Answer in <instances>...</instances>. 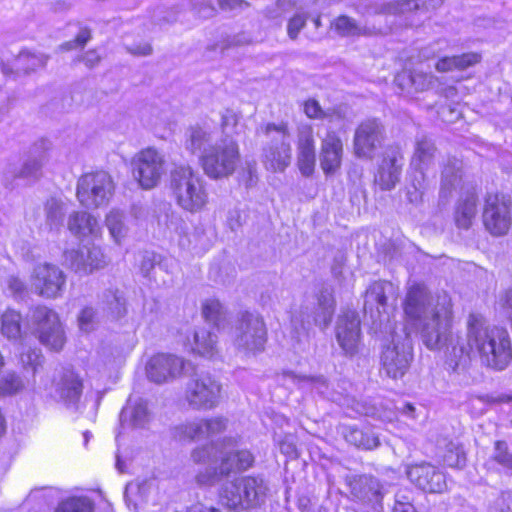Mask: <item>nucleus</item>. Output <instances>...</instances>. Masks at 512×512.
Here are the masks:
<instances>
[{
    "instance_id": "1",
    "label": "nucleus",
    "mask_w": 512,
    "mask_h": 512,
    "mask_svg": "<svg viewBox=\"0 0 512 512\" xmlns=\"http://www.w3.org/2000/svg\"><path fill=\"white\" fill-rule=\"evenodd\" d=\"M476 352L481 363L495 371L505 370L512 361V343L509 332L490 325L481 314L470 313L465 334L450 335L445 347V364L457 374H465Z\"/></svg>"
},
{
    "instance_id": "2",
    "label": "nucleus",
    "mask_w": 512,
    "mask_h": 512,
    "mask_svg": "<svg viewBox=\"0 0 512 512\" xmlns=\"http://www.w3.org/2000/svg\"><path fill=\"white\" fill-rule=\"evenodd\" d=\"M404 313L420 330L422 342L428 349L446 347L453 334V312L446 296L435 299L424 285H413L405 297Z\"/></svg>"
},
{
    "instance_id": "3",
    "label": "nucleus",
    "mask_w": 512,
    "mask_h": 512,
    "mask_svg": "<svg viewBox=\"0 0 512 512\" xmlns=\"http://www.w3.org/2000/svg\"><path fill=\"white\" fill-rule=\"evenodd\" d=\"M169 188L177 205L185 211L200 212L208 202L203 178L189 165H179L171 170Z\"/></svg>"
},
{
    "instance_id": "4",
    "label": "nucleus",
    "mask_w": 512,
    "mask_h": 512,
    "mask_svg": "<svg viewBox=\"0 0 512 512\" xmlns=\"http://www.w3.org/2000/svg\"><path fill=\"white\" fill-rule=\"evenodd\" d=\"M268 332L262 315L252 311H240L232 327L234 348L245 355H256L265 349Z\"/></svg>"
},
{
    "instance_id": "5",
    "label": "nucleus",
    "mask_w": 512,
    "mask_h": 512,
    "mask_svg": "<svg viewBox=\"0 0 512 512\" xmlns=\"http://www.w3.org/2000/svg\"><path fill=\"white\" fill-rule=\"evenodd\" d=\"M241 160L240 147L232 137L223 136L215 141L204 155L199 157V165L204 174L212 180L232 176Z\"/></svg>"
},
{
    "instance_id": "6",
    "label": "nucleus",
    "mask_w": 512,
    "mask_h": 512,
    "mask_svg": "<svg viewBox=\"0 0 512 512\" xmlns=\"http://www.w3.org/2000/svg\"><path fill=\"white\" fill-rule=\"evenodd\" d=\"M185 376L189 379L185 384L184 399L192 410L207 411L219 405L222 385L215 377L193 363Z\"/></svg>"
},
{
    "instance_id": "7",
    "label": "nucleus",
    "mask_w": 512,
    "mask_h": 512,
    "mask_svg": "<svg viewBox=\"0 0 512 512\" xmlns=\"http://www.w3.org/2000/svg\"><path fill=\"white\" fill-rule=\"evenodd\" d=\"M268 141L262 146L261 161L271 172H283L292 159L291 133L285 122L267 123L262 128Z\"/></svg>"
},
{
    "instance_id": "8",
    "label": "nucleus",
    "mask_w": 512,
    "mask_h": 512,
    "mask_svg": "<svg viewBox=\"0 0 512 512\" xmlns=\"http://www.w3.org/2000/svg\"><path fill=\"white\" fill-rule=\"evenodd\" d=\"M413 360V345L405 329L394 332L391 340L383 345L380 355L381 373L392 380L402 379L409 371Z\"/></svg>"
},
{
    "instance_id": "9",
    "label": "nucleus",
    "mask_w": 512,
    "mask_h": 512,
    "mask_svg": "<svg viewBox=\"0 0 512 512\" xmlns=\"http://www.w3.org/2000/svg\"><path fill=\"white\" fill-rule=\"evenodd\" d=\"M266 490L267 487L262 478L242 477L226 483L220 493V499L229 509H248L262 501Z\"/></svg>"
},
{
    "instance_id": "10",
    "label": "nucleus",
    "mask_w": 512,
    "mask_h": 512,
    "mask_svg": "<svg viewBox=\"0 0 512 512\" xmlns=\"http://www.w3.org/2000/svg\"><path fill=\"white\" fill-rule=\"evenodd\" d=\"M112 177L105 171L82 175L77 183V198L86 208H98L108 204L114 193Z\"/></svg>"
},
{
    "instance_id": "11",
    "label": "nucleus",
    "mask_w": 512,
    "mask_h": 512,
    "mask_svg": "<svg viewBox=\"0 0 512 512\" xmlns=\"http://www.w3.org/2000/svg\"><path fill=\"white\" fill-rule=\"evenodd\" d=\"M28 318L44 346L54 351L63 348L66 341L65 333L55 311L46 306H36L30 309Z\"/></svg>"
},
{
    "instance_id": "12",
    "label": "nucleus",
    "mask_w": 512,
    "mask_h": 512,
    "mask_svg": "<svg viewBox=\"0 0 512 512\" xmlns=\"http://www.w3.org/2000/svg\"><path fill=\"white\" fill-rule=\"evenodd\" d=\"M386 139V128L377 118L363 120L355 128L353 153L362 160H372Z\"/></svg>"
},
{
    "instance_id": "13",
    "label": "nucleus",
    "mask_w": 512,
    "mask_h": 512,
    "mask_svg": "<svg viewBox=\"0 0 512 512\" xmlns=\"http://www.w3.org/2000/svg\"><path fill=\"white\" fill-rule=\"evenodd\" d=\"M512 202L503 194H489L485 199L483 224L493 236L508 233L512 224Z\"/></svg>"
},
{
    "instance_id": "14",
    "label": "nucleus",
    "mask_w": 512,
    "mask_h": 512,
    "mask_svg": "<svg viewBox=\"0 0 512 512\" xmlns=\"http://www.w3.org/2000/svg\"><path fill=\"white\" fill-rule=\"evenodd\" d=\"M165 173L164 156L153 148L140 151L133 161V175L143 189L158 185Z\"/></svg>"
},
{
    "instance_id": "15",
    "label": "nucleus",
    "mask_w": 512,
    "mask_h": 512,
    "mask_svg": "<svg viewBox=\"0 0 512 512\" xmlns=\"http://www.w3.org/2000/svg\"><path fill=\"white\" fill-rule=\"evenodd\" d=\"M192 369V362L172 354H157L146 364V374L150 381L162 384L185 375Z\"/></svg>"
},
{
    "instance_id": "16",
    "label": "nucleus",
    "mask_w": 512,
    "mask_h": 512,
    "mask_svg": "<svg viewBox=\"0 0 512 512\" xmlns=\"http://www.w3.org/2000/svg\"><path fill=\"white\" fill-rule=\"evenodd\" d=\"M345 483L352 499L370 506L374 511L382 509L383 485L371 475H347Z\"/></svg>"
},
{
    "instance_id": "17",
    "label": "nucleus",
    "mask_w": 512,
    "mask_h": 512,
    "mask_svg": "<svg viewBox=\"0 0 512 512\" xmlns=\"http://www.w3.org/2000/svg\"><path fill=\"white\" fill-rule=\"evenodd\" d=\"M336 340L346 356L358 353L361 344V322L357 312L344 311L335 327Z\"/></svg>"
},
{
    "instance_id": "18",
    "label": "nucleus",
    "mask_w": 512,
    "mask_h": 512,
    "mask_svg": "<svg viewBox=\"0 0 512 512\" xmlns=\"http://www.w3.org/2000/svg\"><path fill=\"white\" fill-rule=\"evenodd\" d=\"M65 263L80 275H88L103 269L107 260L100 247L84 245L78 249L64 252Z\"/></svg>"
},
{
    "instance_id": "19",
    "label": "nucleus",
    "mask_w": 512,
    "mask_h": 512,
    "mask_svg": "<svg viewBox=\"0 0 512 512\" xmlns=\"http://www.w3.org/2000/svg\"><path fill=\"white\" fill-rule=\"evenodd\" d=\"M66 278L63 271L48 263L35 267L32 275V287L46 298L59 296L65 287Z\"/></svg>"
},
{
    "instance_id": "20",
    "label": "nucleus",
    "mask_w": 512,
    "mask_h": 512,
    "mask_svg": "<svg viewBox=\"0 0 512 512\" xmlns=\"http://www.w3.org/2000/svg\"><path fill=\"white\" fill-rule=\"evenodd\" d=\"M404 158L397 147H388L382 155L375 175V183L381 190H392L400 181Z\"/></svg>"
},
{
    "instance_id": "21",
    "label": "nucleus",
    "mask_w": 512,
    "mask_h": 512,
    "mask_svg": "<svg viewBox=\"0 0 512 512\" xmlns=\"http://www.w3.org/2000/svg\"><path fill=\"white\" fill-rule=\"evenodd\" d=\"M407 476L425 492L442 493L447 487L444 473L430 463L422 462L409 466Z\"/></svg>"
},
{
    "instance_id": "22",
    "label": "nucleus",
    "mask_w": 512,
    "mask_h": 512,
    "mask_svg": "<svg viewBox=\"0 0 512 512\" xmlns=\"http://www.w3.org/2000/svg\"><path fill=\"white\" fill-rule=\"evenodd\" d=\"M394 294V286L388 281H375L369 285L364 294L363 311L369 315L372 322L381 321L386 313L388 297Z\"/></svg>"
},
{
    "instance_id": "23",
    "label": "nucleus",
    "mask_w": 512,
    "mask_h": 512,
    "mask_svg": "<svg viewBox=\"0 0 512 512\" xmlns=\"http://www.w3.org/2000/svg\"><path fill=\"white\" fill-rule=\"evenodd\" d=\"M343 142L335 131H328L321 141L320 167L325 175H333L340 168L343 158Z\"/></svg>"
},
{
    "instance_id": "24",
    "label": "nucleus",
    "mask_w": 512,
    "mask_h": 512,
    "mask_svg": "<svg viewBox=\"0 0 512 512\" xmlns=\"http://www.w3.org/2000/svg\"><path fill=\"white\" fill-rule=\"evenodd\" d=\"M316 301V306L311 315L308 313V306L302 307L301 313L307 314V319H303L302 322L303 325L305 322L310 324V318H312L316 326L325 329L331 323L335 311V299L332 287L323 285L316 295Z\"/></svg>"
},
{
    "instance_id": "25",
    "label": "nucleus",
    "mask_w": 512,
    "mask_h": 512,
    "mask_svg": "<svg viewBox=\"0 0 512 512\" xmlns=\"http://www.w3.org/2000/svg\"><path fill=\"white\" fill-rule=\"evenodd\" d=\"M82 391L83 383L78 375L71 370L63 371L55 388L56 395L60 401L67 408L77 410Z\"/></svg>"
},
{
    "instance_id": "26",
    "label": "nucleus",
    "mask_w": 512,
    "mask_h": 512,
    "mask_svg": "<svg viewBox=\"0 0 512 512\" xmlns=\"http://www.w3.org/2000/svg\"><path fill=\"white\" fill-rule=\"evenodd\" d=\"M316 156L314 147L313 129L304 125L299 129L297 163L300 172L309 177L315 168Z\"/></svg>"
},
{
    "instance_id": "27",
    "label": "nucleus",
    "mask_w": 512,
    "mask_h": 512,
    "mask_svg": "<svg viewBox=\"0 0 512 512\" xmlns=\"http://www.w3.org/2000/svg\"><path fill=\"white\" fill-rule=\"evenodd\" d=\"M463 175V163L456 157H448L442 164L439 198L448 202L454 190L460 184Z\"/></svg>"
},
{
    "instance_id": "28",
    "label": "nucleus",
    "mask_w": 512,
    "mask_h": 512,
    "mask_svg": "<svg viewBox=\"0 0 512 512\" xmlns=\"http://www.w3.org/2000/svg\"><path fill=\"white\" fill-rule=\"evenodd\" d=\"M478 196L476 189L468 187L459 197L454 211V220L458 228L468 230L477 214Z\"/></svg>"
},
{
    "instance_id": "29",
    "label": "nucleus",
    "mask_w": 512,
    "mask_h": 512,
    "mask_svg": "<svg viewBox=\"0 0 512 512\" xmlns=\"http://www.w3.org/2000/svg\"><path fill=\"white\" fill-rule=\"evenodd\" d=\"M214 143L212 131L201 125L190 126L185 132V149L198 158L213 147Z\"/></svg>"
},
{
    "instance_id": "30",
    "label": "nucleus",
    "mask_w": 512,
    "mask_h": 512,
    "mask_svg": "<svg viewBox=\"0 0 512 512\" xmlns=\"http://www.w3.org/2000/svg\"><path fill=\"white\" fill-rule=\"evenodd\" d=\"M50 148L47 140L36 142L30 150L29 158L24 162L18 176L21 178L36 180L41 175V169L46 161V152Z\"/></svg>"
},
{
    "instance_id": "31",
    "label": "nucleus",
    "mask_w": 512,
    "mask_h": 512,
    "mask_svg": "<svg viewBox=\"0 0 512 512\" xmlns=\"http://www.w3.org/2000/svg\"><path fill=\"white\" fill-rule=\"evenodd\" d=\"M67 227L78 238L98 237L101 229L97 219L85 211H75L70 214Z\"/></svg>"
},
{
    "instance_id": "32",
    "label": "nucleus",
    "mask_w": 512,
    "mask_h": 512,
    "mask_svg": "<svg viewBox=\"0 0 512 512\" xmlns=\"http://www.w3.org/2000/svg\"><path fill=\"white\" fill-rule=\"evenodd\" d=\"M150 418L147 402L142 399L133 403L130 402L128 406L122 409L120 414V422L123 427L145 428Z\"/></svg>"
},
{
    "instance_id": "33",
    "label": "nucleus",
    "mask_w": 512,
    "mask_h": 512,
    "mask_svg": "<svg viewBox=\"0 0 512 512\" xmlns=\"http://www.w3.org/2000/svg\"><path fill=\"white\" fill-rule=\"evenodd\" d=\"M481 60L482 55L478 52H467L460 55L445 56L436 62L435 69L441 73L465 71L466 69L479 64Z\"/></svg>"
},
{
    "instance_id": "34",
    "label": "nucleus",
    "mask_w": 512,
    "mask_h": 512,
    "mask_svg": "<svg viewBox=\"0 0 512 512\" xmlns=\"http://www.w3.org/2000/svg\"><path fill=\"white\" fill-rule=\"evenodd\" d=\"M331 26L341 37L372 36L377 33L374 26H362L354 18L347 15L338 16Z\"/></svg>"
},
{
    "instance_id": "35",
    "label": "nucleus",
    "mask_w": 512,
    "mask_h": 512,
    "mask_svg": "<svg viewBox=\"0 0 512 512\" xmlns=\"http://www.w3.org/2000/svg\"><path fill=\"white\" fill-rule=\"evenodd\" d=\"M402 89H413L415 92L426 91L435 82L433 75L422 71H405L396 78Z\"/></svg>"
},
{
    "instance_id": "36",
    "label": "nucleus",
    "mask_w": 512,
    "mask_h": 512,
    "mask_svg": "<svg viewBox=\"0 0 512 512\" xmlns=\"http://www.w3.org/2000/svg\"><path fill=\"white\" fill-rule=\"evenodd\" d=\"M194 346L192 350L197 354L212 358L218 352L217 335L211 330L201 327L194 331Z\"/></svg>"
},
{
    "instance_id": "37",
    "label": "nucleus",
    "mask_w": 512,
    "mask_h": 512,
    "mask_svg": "<svg viewBox=\"0 0 512 512\" xmlns=\"http://www.w3.org/2000/svg\"><path fill=\"white\" fill-rule=\"evenodd\" d=\"M343 435L348 443L365 450L374 449L380 444L378 437L374 433L361 430L356 426L344 427Z\"/></svg>"
},
{
    "instance_id": "38",
    "label": "nucleus",
    "mask_w": 512,
    "mask_h": 512,
    "mask_svg": "<svg viewBox=\"0 0 512 512\" xmlns=\"http://www.w3.org/2000/svg\"><path fill=\"white\" fill-rule=\"evenodd\" d=\"M230 458L220 460L218 467H208L195 476V481L199 486H213L223 478L230 476L232 466L229 463Z\"/></svg>"
},
{
    "instance_id": "39",
    "label": "nucleus",
    "mask_w": 512,
    "mask_h": 512,
    "mask_svg": "<svg viewBox=\"0 0 512 512\" xmlns=\"http://www.w3.org/2000/svg\"><path fill=\"white\" fill-rule=\"evenodd\" d=\"M436 151V146L431 139H428L425 136L418 138L415 143V151L412 157L411 166L428 168L434 160Z\"/></svg>"
},
{
    "instance_id": "40",
    "label": "nucleus",
    "mask_w": 512,
    "mask_h": 512,
    "mask_svg": "<svg viewBox=\"0 0 512 512\" xmlns=\"http://www.w3.org/2000/svg\"><path fill=\"white\" fill-rule=\"evenodd\" d=\"M103 303L114 318H121L127 313V303L123 291L118 288H108L103 293Z\"/></svg>"
},
{
    "instance_id": "41",
    "label": "nucleus",
    "mask_w": 512,
    "mask_h": 512,
    "mask_svg": "<svg viewBox=\"0 0 512 512\" xmlns=\"http://www.w3.org/2000/svg\"><path fill=\"white\" fill-rule=\"evenodd\" d=\"M427 0H395L381 4L376 10L377 14H404L424 9Z\"/></svg>"
},
{
    "instance_id": "42",
    "label": "nucleus",
    "mask_w": 512,
    "mask_h": 512,
    "mask_svg": "<svg viewBox=\"0 0 512 512\" xmlns=\"http://www.w3.org/2000/svg\"><path fill=\"white\" fill-rule=\"evenodd\" d=\"M21 314L7 309L1 316V332L10 340H17L21 335Z\"/></svg>"
},
{
    "instance_id": "43",
    "label": "nucleus",
    "mask_w": 512,
    "mask_h": 512,
    "mask_svg": "<svg viewBox=\"0 0 512 512\" xmlns=\"http://www.w3.org/2000/svg\"><path fill=\"white\" fill-rule=\"evenodd\" d=\"M202 314L205 320L216 328H220L226 321V309L217 299H207L202 305Z\"/></svg>"
},
{
    "instance_id": "44",
    "label": "nucleus",
    "mask_w": 512,
    "mask_h": 512,
    "mask_svg": "<svg viewBox=\"0 0 512 512\" xmlns=\"http://www.w3.org/2000/svg\"><path fill=\"white\" fill-rule=\"evenodd\" d=\"M124 219L125 215L120 210H111L106 216V226L116 243H120L127 234Z\"/></svg>"
},
{
    "instance_id": "45",
    "label": "nucleus",
    "mask_w": 512,
    "mask_h": 512,
    "mask_svg": "<svg viewBox=\"0 0 512 512\" xmlns=\"http://www.w3.org/2000/svg\"><path fill=\"white\" fill-rule=\"evenodd\" d=\"M225 458H230L229 463L232 466L231 474L248 469L254 462V457L248 450H229L222 452L221 460Z\"/></svg>"
},
{
    "instance_id": "46",
    "label": "nucleus",
    "mask_w": 512,
    "mask_h": 512,
    "mask_svg": "<svg viewBox=\"0 0 512 512\" xmlns=\"http://www.w3.org/2000/svg\"><path fill=\"white\" fill-rule=\"evenodd\" d=\"M172 435L175 439L178 440L193 441L195 439L204 438L201 420L199 419L175 426L172 429Z\"/></svg>"
},
{
    "instance_id": "47",
    "label": "nucleus",
    "mask_w": 512,
    "mask_h": 512,
    "mask_svg": "<svg viewBox=\"0 0 512 512\" xmlns=\"http://www.w3.org/2000/svg\"><path fill=\"white\" fill-rule=\"evenodd\" d=\"M19 362L24 370H31L33 375H35L38 368L41 367L43 363L41 350L22 346L19 354Z\"/></svg>"
},
{
    "instance_id": "48",
    "label": "nucleus",
    "mask_w": 512,
    "mask_h": 512,
    "mask_svg": "<svg viewBox=\"0 0 512 512\" xmlns=\"http://www.w3.org/2000/svg\"><path fill=\"white\" fill-rule=\"evenodd\" d=\"M55 512H94V504L87 497H69L58 504Z\"/></svg>"
},
{
    "instance_id": "49",
    "label": "nucleus",
    "mask_w": 512,
    "mask_h": 512,
    "mask_svg": "<svg viewBox=\"0 0 512 512\" xmlns=\"http://www.w3.org/2000/svg\"><path fill=\"white\" fill-rule=\"evenodd\" d=\"M443 463L452 468H462L466 464V455L461 445L449 442L442 456Z\"/></svg>"
},
{
    "instance_id": "50",
    "label": "nucleus",
    "mask_w": 512,
    "mask_h": 512,
    "mask_svg": "<svg viewBox=\"0 0 512 512\" xmlns=\"http://www.w3.org/2000/svg\"><path fill=\"white\" fill-rule=\"evenodd\" d=\"M284 376L290 378L296 384H309L319 394L327 395L328 383L323 376H300L291 371L285 372Z\"/></svg>"
},
{
    "instance_id": "51",
    "label": "nucleus",
    "mask_w": 512,
    "mask_h": 512,
    "mask_svg": "<svg viewBox=\"0 0 512 512\" xmlns=\"http://www.w3.org/2000/svg\"><path fill=\"white\" fill-rule=\"evenodd\" d=\"M47 222L51 228L59 227L63 222V205L55 198L47 200L45 205Z\"/></svg>"
},
{
    "instance_id": "52",
    "label": "nucleus",
    "mask_w": 512,
    "mask_h": 512,
    "mask_svg": "<svg viewBox=\"0 0 512 512\" xmlns=\"http://www.w3.org/2000/svg\"><path fill=\"white\" fill-rule=\"evenodd\" d=\"M24 387V383L15 372H9L0 379V393L3 395H13Z\"/></svg>"
},
{
    "instance_id": "53",
    "label": "nucleus",
    "mask_w": 512,
    "mask_h": 512,
    "mask_svg": "<svg viewBox=\"0 0 512 512\" xmlns=\"http://www.w3.org/2000/svg\"><path fill=\"white\" fill-rule=\"evenodd\" d=\"M200 420L204 438L222 433L227 428L228 420L221 416Z\"/></svg>"
},
{
    "instance_id": "54",
    "label": "nucleus",
    "mask_w": 512,
    "mask_h": 512,
    "mask_svg": "<svg viewBox=\"0 0 512 512\" xmlns=\"http://www.w3.org/2000/svg\"><path fill=\"white\" fill-rule=\"evenodd\" d=\"M493 459L501 466L512 470V451L505 441H496Z\"/></svg>"
},
{
    "instance_id": "55",
    "label": "nucleus",
    "mask_w": 512,
    "mask_h": 512,
    "mask_svg": "<svg viewBox=\"0 0 512 512\" xmlns=\"http://www.w3.org/2000/svg\"><path fill=\"white\" fill-rule=\"evenodd\" d=\"M161 255L151 251H145L141 254L139 263L140 271L144 277H150L154 268L160 264Z\"/></svg>"
},
{
    "instance_id": "56",
    "label": "nucleus",
    "mask_w": 512,
    "mask_h": 512,
    "mask_svg": "<svg viewBox=\"0 0 512 512\" xmlns=\"http://www.w3.org/2000/svg\"><path fill=\"white\" fill-rule=\"evenodd\" d=\"M90 39L91 30L87 27H82L73 40L62 43L59 46V49L61 51H70L77 48H83Z\"/></svg>"
},
{
    "instance_id": "57",
    "label": "nucleus",
    "mask_w": 512,
    "mask_h": 512,
    "mask_svg": "<svg viewBox=\"0 0 512 512\" xmlns=\"http://www.w3.org/2000/svg\"><path fill=\"white\" fill-rule=\"evenodd\" d=\"M195 14L203 19H209L217 14V8L212 0H191Z\"/></svg>"
},
{
    "instance_id": "58",
    "label": "nucleus",
    "mask_w": 512,
    "mask_h": 512,
    "mask_svg": "<svg viewBox=\"0 0 512 512\" xmlns=\"http://www.w3.org/2000/svg\"><path fill=\"white\" fill-rule=\"evenodd\" d=\"M240 116L231 109H225L221 114V129L224 136L231 137L229 134L238 125Z\"/></svg>"
},
{
    "instance_id": "59",
    "label": "nucleus",
    "mask_w": 512,
    "mask_h": 512,
    "mask_svg": "<svg viewBox=\"0 0 512 512\" xmlns=\"http://www.w3.org/2000/svg\"><path fill=\"white\" fill-rule=\"evenodd\" d=\"M307 22L305 14H296L288 22L287 33L290 39L295 40L299 32L304 28Z\"/></svg>"
},
{
    "instance_id": "60",
    "label": "nucleus",
    "mask_w": 512,
    "mask_h": 512,
    "mask_svg": "<svg viewBox=\"0 0 512 512\" xmlns=\"http://www.w3.org/2000/svg\"><path fill=\"white\" fill-rule=\"evenodd\" d=\"M48 57L45 55H34L30 53H22L19 57V62L27 63L26 72L28 70H35L37 67H44L47 63Z\"/></svg>"
},
{
    "instance_id": "61",
    "label": "nucleus",
    "mask_w": 512,
    "mask_h": 512,
    "mask_svg": "<svg viewBox=\"0 0 512 512\" xmlns=\"http://www.w3.org/2000/svg\"><path fill=\"white\" fill-rule=\"evenodd\" d=\"M440 119L447 123H453L461 116L457 105H441L437 110Z\"/></svg>"
},
{
    "instance_id": "62",
    "label": "nucleus",
    "mask_w": 512,
    "mask_h": 512,
    "mask_svg": "<svg viewBox=\"0 0 512 512\" xmlns=\"http://www.w3.org/2000/svg\"><path fill=\"white\" fill-rule=\"evenodd\" d=\"M214 446L211 444L195 448L191 453V458L195 463H206L212 459Z\"/></svg>"
},
{
    "instance_id": "63",
    "label": "nucleus",
    "mask_w": 512,
    "mask_h": 512,
    "mask_svg": "<svg viewBox=\"0 0 512 512\" xmlns=\"http://www.w3.org/2000/svg\"><path fill=\"white\" fill-rule=\"evenodd\" d=\"M96 312L91 307L82 309L78 316L79 327L82 331L88 332L93 328Z\"/></svg>"
},
{
    "instance_id": "64",
    "label": "nucleus",
    "mask_w": 512,
    "mask_h": 512,
    "mask_svg": "<svg viewBox=\"0 0 512 512\" xmlns=\"http://www.w3.org/2000/svg\"><path fill=\"white\" fill-rule=\"evenodd\" d=\"M503 313L512 323V289L506 290L499 299Z\"/></svg>"
}]
</instances>
